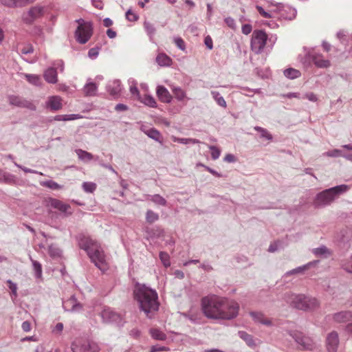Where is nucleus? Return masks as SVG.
Wrapping results in <instances>:
<instances>
[{
  "label": "nucleus",
  "instance_id": "1",
  "mask_svg": "<svg viewBox=\"0 0 352 352\" xmlns=\"http://www.w3.org/2000/svg\"><path fill=\"white\" fill-rule=\"evenodd\" d=\"M201 306L206 318L225 320L236 318L240 308L239 304L235 300L214 295L202 298Z\"/></svg>",
  "mask_w": 352,
  "mask_h": 352
},
{
  "label": "nucleus",
  "instance_id": "2",
  "mask_svg": "<svg viewBox=\"0 0 352 352\" xmlns=\"http://www.w3.org/2000/svg\"><path fill=\"white\" fill-rule=\"evenodd\" d=\"M133 294L140 310L144 312L146 317L151 318L160 306L157 292L144 284L137 283Z\"/></svg>",
  "mask_w": 352,
  "mask_h": 352
},
{
  "label": "nucleus",
  "instance_id": "3",
  "mask_svg": "<svg viewBox=\"0 0 352 352\" xmlns=\"http://www.w3.org/2000/svg\"><path fill=\"white\" fill-rule=\"evenodd\" d=\"M79 247L84 250L91 261L102 272L107 270L105 255L100 245L89 236L81 234L78 238Z\"/></svg>",
  "mask_w": 352,
  "mask_h": 352
},
{
  "label": "nucleus",
  "instance_id": "4",
  "mask_svg": "<svg viewBox=\"0 0 352 352\" xmlns=\"http://www.w3.org/2000/svg\"><path fill=\"white\" fill-rule=\"evenodd\" d=\"M349 188V186L342 184L323 190L318 194L315 204L318 206L329 205L338 197L340 195L346 192Z\"/></svg>",
  "mask_w": 352,
  "mask_h": 352
},
{
  "label": "nucleus",
  "instance_id": "5",
  "mask_svg": "<svg viewBox=\"0 0 352 352\" xmlns=\"http://www.w3.org/2000/svg\"><path fill=\"white\" fill-rule=\"evenodd\" d=\"M78 25L75 31L76 40L81 44L86 43L91 38L93 33L92 25L90 22L84 21L82 19L76 21Z\"/></svg>",
  "mask_w": 352,
  "mask_h": 352
},
{
  "label": "nucleus",
  "instance_id": "6",
  "mask_svg": "<svg viewBox=\"0 0 352 352\" xmlns=\"http://www.w3.org/2000/svg\"><path fill=\"white\" fill-rule=\"evenodd\" d=\"M267 35L263 30H254L251 38V50L256 54L263 52L267 43Z\"/></svg>",
  "mask_w": 352,
  "mask_h": 352
},
{
  "label": "nucleus",
  "instance_id": "7",
  "mask_svg": "<svg viewBox=\"0 0 352 352\" xmlns=\"http://www.w3.org/2000/svg\"><path fill=\"white\" fill-rule=\"evenodd\" d=\"M45 13V7L36 5L31 7L27 12L22 14L21 19L24 23L31 25L34 21L41 18Z\"/></svg>",
  "mask_w": 352,
  "mask_h": 352
},
{
  "label": "nucleus",
  "instance_id": "8",
  "mask_svg": "<svg viewBox=\"0 0 352 352\" xmlns=\"http://www.w3.org/2000/svg\"><path fill=\"white\" fill-rule=\"evenodd\" d=\"M285 298L287 303L298 309L306 310L308 307V300L304 294H286Z\"/></svg>",
  "mask_w": 352,
  "mask_h": 352
},
{
  "label": "nucleus",
  "instance_id": "9",
  "mask_svg": "<svg viewBox=\"0 0 352 352\" xmlns=\"http://www.w3.org/2000/svg\"><path fill=\"white\" fill-rule=\"evenodd\" d=\"M8 102L10 104L18 107L27 108L32 111L36 110L35 105L31 102L22 98L20 96L10 95L8 97Z\"/></svg>",
  "mask_w": 352,
  "mask_h": 352
},
{
  "label": "nucleus",
  "instance_id": "10",
  "mask_svg": "<svg viewBox=\"0 0 352 352\" xmlns=\"http://www.w3.org/2000/svg\"><path fill=\"white\" fill-rule=\"evenodd\" d=\"M63 307L65 311L71 312H79L82 309V305L78 302L74 296L63 300Z\"/></svg>",
  "mask_w": 352,
  "mask_h": 352
},
{
  "label": "nucleus",
  "instance_id": "11",
  "mask_svg": "<svg viewBox=\"0 0 352 352\" xmlns=\"http://www.w3.org/2000/svg\"><path fill=\"white\" fill-rule=\"evenodd\" d=\"M288 334L292 336L297 344V348L300 350H306L307 348V338L302 335L298 331H289Z\"/></svg>",
  "mask_w": 352,
  "mask_h": 352
},
{
  "label": "nucleus",
  "instance_id": "12",
  "mask_svg": "<svg viewBox=\"0 0 352 352\" xmlns=\"http://www.w3.org/2000/svg\"><path fill=\"white\" fill-rule=\"evenodd\" d=\"M104 322H113L120 320V316L109 307H105L100 313Z\"/></svg>",
  "mask_w": 352,
  "mask_h": 352
},
{
  "label": "nucleus",
  "instance_id": "13",
  "mask_svg": "<svg viewBox=\"0 0 352 352\" xmlns=\"http://www.w3.org/2000/svg\"><path fill=\"white\" fill-rule=\"evenodd\" d=\"M339 344L338 334L332 331L328 334L327 338V348L329 352H336Z\"/></svg>",
  "mask_w": 352,
  "mask_h": 352
},
{
  "label": "nucleus",
  "instance_id": "14",
  "mask_svg": "<svg viewBox=\"0 0 352 352\" xmlns=\"http://www.w3.org/2000/svg\"><path fill=\"white\" fill-rule=\"evenodd\" d=\"M71 349L73 352H88V340L76 339L72 342Z\"/></svg>",
  "mask_w": 352,
  "mask_h": 352
},
{
  "label": "nucleus",
  "instance_id": "15",
  "mask_svg": "<svg viewBox=\"0 0 352 352\" xmlns=\"http://www.w3.org/2000/svg\"><path fill=\"white\" fill-rule=\"evenodd\" d=\"M307 270H308V264H305L302 266L298 267L285 272L283 276V278L286 280L289 276L299 277L302 275H304Z\"/></svg>",
  "mask_w": 352,
  "mask_h": 352
},
{
  "label": "nucleus",
  "instance_id": "16",
  "mask_svg": "<svg viewBox=\"0 0 352 352\" xmlns=\"http://www.w3.org/2000/svg\"><path fill=\"white\" fill-rule=\"evenodd\" d=\"M156 94L159 99L164 103H170L172 100V96L168 89L162 86L159 85L157 87Z\"/></svg>",
  "mask_w": 352,
  "mask_h": 352
},
{
  "label": "nucleus",
  "instance_id": "17",
  "mask_svg": "<svg viewBox=\"0 0 352 352\" xmlns=\"http://www.w3.org/2000/svg\"><path fill=\"white\" fill-rule=\"evenodd\" d=\"M107 90L112 96H118L121 91V82L119 80L110 81L107 86Z\"/></svg>",
  "mask_w": 352,
  "mask_h": 352
},
{
  "label": "nucleus",
  "instance_id": "18",
  "mask_svg": "<svg viewBox=\"0 0 352 352\" xmlns=\"http://www.w3.org/2000/svg\"><path fill=\"white\" fill-rule=\"evenodd\" d=\"M250 314L256 322L261 323L267 327L272 325V320L265 318L264 314L261 312L252 311Z\"/></svg>",
  "mask_w": 352,
  "mask_h": 352
},
{
  "label": "nucleus",
  "instance_id": "19",
  "mask_svg": "<svg viewBox=\"0 0 352 352\" xmlns=\"http://www.w3.org/2000/svg\"><path fill=\"white\" fill-rule=\"evenodd\" d=\"M335 322L342 323L352 320V312L349 311H343L335 314L333 316Z\"/></svg>",
  "mask_w": 352,
  "mask_h": 352
},
{
  "label": "nucleus",
  "instance_id": "20",
  "mask_svg": "<svg viewBox=\"0 0 352 352\" xmlns=\"http://www.w3.org/2000/svg\"><path fill=\"white\" fill-rule=\"evenodd\" d=\"M46 106L52 111H58L62 108L61 98L58 96H51L48 98Z\"/></svg>",
  "mask_w": 352,
  "mask_h": 352
},
{
  "label": "nucleus",
  "instance_id": "21",
  "mask_svg": "<svg viewBox=\"0 0 352 352\" xmlns=\"http://www.w3.org/2000/svg\"><path fill=\"white\" fill-rule=\"evenodd\" d=\"M45 80L51 84H55L58 81L57 72L54 67L47 69L43 74Z\"/></svg>",
  "mask_w": 352,
  "mask_h": 352
},
{
  "label": "nucleus",
  "instance_id": "22",
  "mask_svg": "<svg viewBox=\"0 0 352 352\" xmlns=\"http://www.w3.org/2000/svg\"><path fill=\"white\" fill-rule=\"evenodd\" d=\"M75 153H76L78 159L85 163L89 162L94 158V155H93L91 153L80 148L76 149Z\"/></svg>",
  "mask_w": 352,
  "mask_h": 352
},
{
  "label": "nucleus",
  "instance_id": "23",
  "mask_svg": "<svg viewBox=\"0 0 352 352\" xmlns=\"http://www.w3.org/2000/svg\"><path fill=\"white\" fill-rule=\"evenodd\" d=\"M238 335L240 338L245 342L248 346L252 348H254L256 346L255 340L252 335L248 334L244 331H239Z\"/></svg>",
  "mask_w": 352,
  "mask_h": 352
},
{
  "label": "nucleus",
  "instance_id": "24",
  "mask_svg": "<svg viewBox=\"0 0 352 352\" xmlns=\"http://www.w3.org/2000/svg\"><path fill=\"white\" fill-rule=\"evenodd\" d=\"M98 87L96 83L88 82L83 87V91L87 96H94L96 94Z\"/></svg>",
  "mask_w": 352,
  "mask_h": 352
},
{
  "label": "nucleus",
  "instance_id": "25",
  "mask_svg": "<svg viewBox=\"0 0 352 352\" xmlns=\"http://www.w3.org/2000/svg\"><path fill=\"white\" fill-rule=\"evenodd\" d=\"M312 253L319 258H325L331 255L330 251L324 246L314 249Z\"/></svg>",
  "mask_w": 352,
  "mask_h": 352
},
{
  "label": "nucleus",
  "instance_id": "26",
  "mask_svg": "<svg viewBox=\"0 0 352 352\" xmlns=\"http://www.w3.org/2000/svg\"><path fill=\"white\" fill-rule=\"evenodd\" d=\"M51 206L59 210L60 211L67 213V210L70 208V206L69 204H65L63 201L54 199L51 201Z\"/></svg>",
  "mask_w": 352,
  "mask_h": 352
},
{
  "label": "nucleus",
  "instance_id": "27",
  "mask_svg": "<svg viewBox=\"0 0 352 352\" xmlns=\"http://www.w3.org/2000/svg\"><path fill=\"white\" fill-rule=\"evenodd\" d=\"M144 133L148 136L150 138L154 140L156 142H162V135L158 130L155 128H150L147 130H144Z\"/></svg>",
  "mask_w": 352,
  "mask_h": 352
},
{
  "label": "nucleus",
  "instance_id": "28",
  "mask_svg": "<svg viewBox=\"0 0 352 352\" xmlns=\"http://www.w3.org/2000/svg\"><path fill=\"white\" fill-rule=\"evenodd\" d=\"M0 181L3 182L8 184H12L16 182V177L14 175L5 172V171H1L0 172Z\"/></svg>",
  "mask_w": 352,
  "mask_h": 352
},
{
  "label": "nucleus",
  "instance_id": "29",
  "mask_svg": "<svg viewBox=\"0 0 352 352\" xmlns=\"http://www.w3.org/2000/svg\"><path fill=\"white\" fill-rule=\"evenodd\" d=\"M146 199L151 200L154 204L160 206H166L167 204L166 200L163 197L158 194L153 195H146Z\"/></svg>",
  "mask_w": 352,
  "mask_h": 352
},
{
  "label": "nucleus",
  "instance_id": "30",
  "mask_svg": "<svg viewBox=\"0 0 352 352\" xmlns=\"http://www.w3.org/2000/svg\"><path fill=\"white\" fill-rule=\"evenodd\" d=\"M141 102L144 103L145 105L148 106L150 107L154 108L157 107V102L154 98L151 95H144L143 98L140 96V100H139Z\"/></svg>",
  "mask_w": 352,
  "mask_h": 352
},
{
  "label": "nucleus",
  "instance_id": "31",
  "mask_svg": "<svg viewBox=\"0 0 352 352\" xmlns=\"http://www.w3.org/2000/svg\"><path fill=\"white\" fill-rule=\"evenodd\" d=\"M283 74L285 77L289 79H295L300 76V72L294 68H288L284 70Z\"/></svg>",
  "mask_w": 352,
  "mask_h": 352
},
{
  "label": "nucleus",
  "instance_id": "32",
  "mask_svg": "<svg viewBox=\"0 0 352 352\" xmlns=\"http://www.w3.org/2000/svg\"><path fill=\"white\" fill-rule=\"evenodd\" d=\"M211 95L213 98V99L216 101V102L221 107L226 108L227 103L223 98V96H221V94L216 91H212Z\"/></svg>",
  "mask_w": 352,
  "mask_h": 352
},
{
  "label": "nucleus",
  "instance_id": "33",
  "mask_svg": "<svg viewBox=\"0 0 352 352\" xmlns=\"http://www.w3.org/2000/svg\"><path fill=\"white\" fill-rule=\"evenodd\" d=\"M156 61L160 66H168L171 59L165 54H160L156 58Z\"/></svg>",
  "mask_w": 352,
  "mask_h": 352
},
{
  "label": "nucleus",
  "instance_id": "34",
  "mask_svg": "<svg viewBox=\"0 0 352 352\" xmlns=\"http://www.w3.org/2000/svg\"><path fill=\"white\" fill-rule=\"evenodd\" d=\"M48 253L51 257H60L62 254L61 250L56 244H51L48 248Z\"/></svg>",
  "mask_w": 352,
  "mask_h": 352
},
{
  "label": "nucleus",
  "instance_id": "35",
  "mask_svg": "<svg viewBox=\"0 0 352 352\" xmlns=\"http://www.w3.org/2000/svg\"><path fill=\"white\" fill-rule=\"evenodd\" d=\"M150 333L155 340H165L166 339V335L160 329H151Z\"/></svg>",
  "mask_w": 352,
  "mask_h": 352
},
{
  "label": "nucleus",
  "instance_id": "36",
  "mask_svg": "<svg viewBox=\"0 0 352 352\" xmlns=\"http://www.w3.org/2000/svg\"><path fill=\"white\" fill-rule=\"evenodd\" d=\"M172 140L175 142H178L183 144L200 143V141L199 140L192 138H181L173 136Z\"/></svg>",
  "mask_w": 352,
  "mask_h": 352
},
{
  "label": "nucleus",
  "instance_id": "37",
  "mask_svg": "<svg viewBox=\"0 0 352 352\" xmlns=\"http://www.w3.org/2000/svg\"><path fill=\"white\" fill-rule=\"evenodd\" d=\"M30 261L32 263V266H33V269H34V276L36 278H41L42 277V266H41V264L35 261V260H33L31 257H30Z\"/></svg>",
  "mask_w": 352,
  "mask_h": 352
},
{
  "label": "nucleus",
  "instance_id": "38",
  "mask_svg": "<svg viewBox=\"0 0 352 352\" xmlns=\"http://www.w3.org/2000/svg\"><path fill=\"white\" fill-rule=\"evenodd\" d=\"M172 91L176 99L179 101H182L186 97V92L179 87H173Z\"/></svg>",
  "mask_w": 352,
  "mask_h": 352
},
{
  "label": "nucleus",
  "instance_id": "39",
  "mask_svg": "<svg viewBox=\"0 0 352 352\" xmlns=\"http://www.w3.org/2000/svg\"><path fill=\"white\" fill-rule=\"evenodd\" d=\"M25 79L31 84L34 85H39L41 84V77L36 74H23Z\"/></svg>",
  "mask_w": 352,
  "mask_h": 352
},
{
  "label": "nucleus",
  "instance_id": "40",
  "mask_svg": "<svg viewBox=\"0 0 352 352\" xmlns=\"http://www.w3.org/2000/svg\"><path fill=\"white\" fill-rule=\"evenodd\" d=\"M159 219V214L151 210L146 212V221L148 223H153Z\"/></svg>",
  "mask_w": 352,
  "mask_h": 352
},
{
  "label": "nucleus",
  "instance_id": "41",
  "mask_svg": "<svg viewBox=\"0 0 352 352\" xmlns=\"http://www.w3.org/2000/svg\"><path fill=\"white\" fill-rule=\"evenodd\" d=\"M96 184L94 182H85L82 184L83 190L88 193L94 192L96 189Z\"/></svg>",
  "mask_w": 352,
  "mask_h": 352
},
{
  "label": "nucleus",
  "instance_id": "42",
  "mask_svg": "<svg viewBox=\"0 0 352 352\" xmlns=\"http://www.w3.org/2000/svg\"><path fill=\"white\" fill-rule=\"evenodd\" d=\"M254 129L261 134V137L267 140H272V135L268 132V131L264 128L256 126L254 127Z\"/></svg>",
  "mask_w": 352,
  "mask_h": 352
},
{
  "label": "nucleus",
  "instance_id": "43",
  "mask_svg": "<svg viewBox=\"0 0 352 352\" xmlns=\"http://www.w3.org/2000/svg\"><path fill=\"white\" fill-rule=\"evenodd\" d=\"M144 28L147 34L151 38L155 34V28L154 25L152 23H151L150 22L146 21L144 22Z\"/></svg>",
  "mask_w": 352,
  "mask_h": 352
},
{
  "label": "nucleus",
  "instance_id": "44",
  "mask_svg": "<svg viewBox=\"0 0 352 352\" xmlns=\"http://www.w3.org/2000/svg\"><path fill=\"white\" fill-rule=\"evenodd\" d=\"M43 186L49 188L52 190L60 189L61 186L53 180H47L41 183Z\"/></svg>",
  "mask_w": 352,
  "mask_h": 352
},
{
  "label": "nucleus",
  "instance_id": "45",
  "mask_svg": "<svg viewBox=\"0 0 352 352\" xmlns=\"http://www.w3.org/2000/svg\"><path fill=\"white\" fill-rule=\"evenodd\" d=\"M160 258L166 267L170 265V256L166 252H161L160 253Z\"/></svg>",
  "mask_w": 352,
  "mask_h": 352
},
{
  "label": "nucleus",
  "instance_id": "46",
  "mask_svg": "<svg viewBox=\"0 0 352 352\" xmlns=\"http://www.w3.org/2000/svg\"><path fill=\"white\" fill-rule=\"evenodd\" d=\"M314 63L318 67H328L330 65L329 60L322 59L321 58H315Z\"/></svg>",
  "mask_w": 352,
  "mask_h": 352
},
{
  "label": "nucleus",
  "instance_id": "47",
  "mask_svg": "<svg viewBox=\"0 0 352 352\" xmlns=\"http://www.w3.org/2000/svg\"><path fill=\"white\" fill-rule=\"evenodd\" d=\"M261 91L259 89H252L248 87H241V93L247 96L252 97L255 94H258Z\"/></svg>",
  "mask_w": 352,
  "mask_h": 352
},
{
  "label": "nucleus",
  "instance_id": "48",
  "mask_svg": "<svg viewBox=\"0 0 352 352\" xmlns=\"http://www.w3.org/2000/svg\"><path fill=\"white\" fill-rule=\"evenodd\" d=\"M208 148L211 151L212 159L214 160H217L221 155L220 149L215 146H208Z\"/></svg>",
  "mask_w": 352,
  "mask_h": 352
},
{
  "label": "nucleus",
  "instance_id": "49",
  "mask_svg": "<svg viewBox=\"0 0 352 352\" xmlns=\"http://www.w3.org/2000/svg\"><path fill=\"white\" fill-rule=\"evenodd\" d=\"M298 60L305 66V67H307L308 62V52H306L305 47L304 48V54L298 55Z\"/></svg>",
  "mask_w": 352,
  "mask_h": 352
},
{
  "label": "nucleus",
  "instance_id": "50",
  "mask_svg": "<svg viewBox=\"0 0 352 352\" xmlns=\"http://www.w3.org/2000/svg\"><path fill=\"white\" fill-rule=\"evenodd\" d=\"M15 1V8H23L25 6L32 3L36 0H14Z\"/></svg>",
  "mask_w": 352,
  "mask_h": 352
},
{
  "label": "nucleus",
  "instance_id": "51",
  "mask_svg": "<svg viewBox=\"0 0 352 352\" xmlns=\"http://www.w3.org/2000/svg\"><path fill=\"white\" fill-rule=\"evenodd\" d=\"M130 92L133 96H135L138 100H140V94L135 81H133L130 86Z\"/></svg>",
  "mask_w": 352,
  "mask_h": 352
},
{
  "label": "nucleus",
  "instance_id": "52",
  "mask_svg": "<svg viewBox=\"0 0 352 352\" xmlns=\"http://www.w3.org/2000/svg\"><path fill=\"white\" fill-rule=\"evenodd\" d=\"M126 18L129 21H136L138 19V16L132 12L131 9H129L126 12Z\"/></svg>",
  "mask_w": 352,
  "mask_h": 352
},
{
  "label": "nucleus",
  "instance_id": "53",
  "mask_svg": "<svg viewBox=\"0 0 352 352\" xmlns=\"http://www.w3.org/2000/svg\"><path fill=\"white\" fill-rule=\"evenodd\" d=\"M100 349L96 342L88 341V352H98Z\"/></svg>",
  "mask_w": 352,
  "mask_h": 352
},
{
  "label": "nucleus",
  "instance_id": "54",
  "mask_svg": "<svg viewBox=\"0 0 352 352\" xmlns=\"http://www.w3.org/2000/svg\"><path fill=\"white\" fill-rule=\"evenodd\" d=\"M14 165L21 168V170H23L25 173H34V174H39V175H43L42 173L41 172H38L37 170H33V169H30V168H26L25 166H23L19 164H17L16 162H14Z\"/></svg>",
  "mask_w": 352,
  "mask_h": 352
},
{
  "label": "nucleus",
  "instance_id": "55",
  "mask_svg": "<svg viewBox=\"0 0 352 352\" xmlns=\"http://www.w3.org/2000/svg\"><path fill=\"white\" fill-rule=\"evenodd\" d=\"M99 54V47L91 48L88 52V56L91 59H95Z\"/></svg>",
  "mask_w": 352,
  "mask_h": 352
},
{
  "label": "nucleus",
  "instance_id": "56",
  "mask_svg": "<svg viewBox=\"0 0 352 352\" xmlns=\"http://www.w3.org/2000/svg\"><path fill=\"white\" fill-rule=\"evenodd\" d=\"M8 284V287L10 288V289L11 290L12 292V294L14 296V297H16L17 296V285L16 284L14 283L12 280H8L7 281Z\"/></svg>",
  "mask_w": 352,
  "mask_h": 352
},
{
  "label": "nucleus",
  "instance_id": "57",
  "mask_svg": "<svg viewBox=\"0 0 352 352\" xmlns=\"http://www.w3.org/2000/svg\"><path fill=\"white\" fill-rule=\"evenodd\" d=\"M256 10H258V12H259V14L264 18H266V19H270L272 17V15L270 13L265 11V10L263 8V7L260 6H256Z\"/></svg>",
  "mask_w": 352,
  "mask_h": 352
},
{
  "label": "nucleus",
  "instance_id": "58",
  "mask_svg": "<svg viewBox=\"0 0 352 352\" xmlns=\"http://www.w3.org/2000/svg\"><path fill=\"white\" fill-rule=\"evenodd\" d=\"M174 41L178 48H179L182 50H185V43L182 38L177 37L174 39Z\"/></svg>",
  "mask_w": 352,
  "mask_h": 352
},
{
  "label": "nucleus",
  "instance_id": "59",
  "mask_svg": "<svg viewBox=\"0 0 352 352\" xmlns=\"http://www.w3.org/2000/svg\"><path fill=\"white\" fill-rule=\"evenodd\" d=\"M0 2L2 5L8 8H14L16 6L14 0H0Z\"/></svg>",
  "mask_w": 352,
  "mask_h": 352
},
{
  "label": "nucleus",
  "instance_id": "60",
  "mask_svg": "<svg viewBox=\"0 0 352 352\" xmlns=\"http://www.w3.org/2000/svg\"><path fill=\"white\" fill-rule=\"evenodd\" d=\"M169 349L166 346H160L159 345H154L151 348L150 352H160V351H167Z\"/></svg>",
  "mask_w": 352,
  "mask_h": 352
},
{
  "label": "nucleus",
  "instance_id": "61",
  "mask_svg": "<svg viewBox=\"0 0 352 352\" xmlns=\"http://www.w3.org/2000/svg\"><path fill=\"white\" fill-rule=\"evenodd\" d=\"M33 52H34V49H33L32 46H31V45L24 46L21 50V53L23 55H26V54H31Z\"/></svg>",
  "mask_w": 352,
  "mask_h": 352
},
{
  "label": "nucleus",
  "instance_id": "62",
  "mask_svg": "<svg viewBox=\"0 0 352 352\" xmlns=\"http://www.w3.org/2000/svg\"><path fill=\"white\" fill-rule=\"evenodd\" d=\"M242 32L245 34V35H248L249 34L252 30V25H250V24H245L242 26Z\"/></svg>",
  "mask_w": 352,
  "mask_h": 352
},
{
  "label": "nucleus",
  "instance_id": "63",
  "mask_svg": "<svg viewBox=\"0 0 352 352\" xmlns=\"http://www.w3.org/2000/svg\"><path fill=\"white\" fill-rule=\"evenodd\" d=\"M225 23L230 28L234 29V28H235V21H234V20L232 18H231V17L226 18L225 19Z\"/></svg>",
  "mask_w": 352,
  "mask_h": 352
},
{
  "label": "nucleus",
  "instance_id": "64",
  "mask_svg": "<svg viewBox=\"0 0 352 352\" xmlns=\"http://www.w3.org/2000/svg\"><path fill=\"white\" fill-rule=\"evenodd\" d=\"M204 43L205 45H206V47L210 49V50H212V47H213V44H212V40L210 36H207L205 39H204Z\"/></svg>",
  "mask_w": 352,
  "mask_h": 352
}]
</instances>
